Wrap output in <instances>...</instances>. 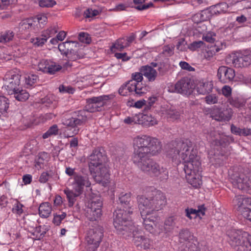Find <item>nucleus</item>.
Returning <instances> with one entry per match:
<instances>
[{"label": "nucleus", "mask_w": 251, "mask_h": 251, "mask_svg": "<svg viewBox=\"0 0 251 251\" xmlns=\"http://www.w3.org/2000/svg\"><path fill=\"white\" fill-rule=\"evenodd\" d=\"M220 50V49L216 46H211L208 50L204 53V57L210 60L216 53Z\"/></svg>", "instance_id": "nucleus-40"}, {"label": "nucleus", "mask_w": 251, "mask_h": 251, "mask_svg": "<svg viewBox=\"0 0 251 251\" xmlns=\"http://www.w3.org/2000/svg\"><path fill=\"white\" fill-rule=\"evenodd\" d=\"M127 47H128V44L126 43V39L122 38L117 40L112 46L111 50L114 51H115L116 50L121 51Z\"/></svg>", "instance_id": "nucleus-32"}, {"label": "nucleus", "mask_w": 251, "mask_h": 251, "mask_svg": "<svg viewBox=\"0 0 251 251\" xmlns=\"http://www.w3.org/2000/svg\"><path fill=\"white\" fill-rule=\"evenodd\" d=\"M179 65L181 68L183 70H185L189 72H192L195 71L194 68L191 66L187 62L185 61H180Z\"/></svg>", "instance_id": "nucleus-54"}, {"label": "nucleus", "mask_w": 251, "mask_h": 251, "mask_svg": "<svg viewBox=\"0 0 251 251\" xmlns=\"http://www.w3.org/2000/svg\"><path fill=\"white\" fill-rule=\"evenodd\" d=\"M105 156L104 154L103 150L101 148H97L93 151L92 153L89 156L90 162L89 166L90 169L91 167H98L102 164L105 161Z\"/></svg>", "instance_id": "nucleus-20"}, {"label": "nucleus", "mask_w": 251, "mask_h": 251, "mask_svg": "<svg viewBox=\"0 0 251 251\" xmlns=\"http://www.w3.org/2000/svg\"><path fill=\"white\" fill-rule=\"evenodd\" d=\"M222 92L223 95L227 98H231V95L232 92L231 88L228 85H225L222 89Z\"/></svg>", "instance_id": "nucleus-51"}, {"label": "nucleus", "mask_w": 251, "mask_h": 251, "mask_svg": "<svg viewBox=\"0 0 251 251\" xmlns=\"http://www.w3.org/2000/svg\"><path fill=\"white\" fill-rule=\"evenodd\" d=\"M38 70L45 73L53 75L62 69V66L50 60L43 59L38 64Z\"/></svg>", "instance_id": "nucleus-16"}, {"label": "nucleus", "mask_w": 251, "mask_h": 251, "mask_svg": "<svg viewBox=\"0 0 251 251\" xmlns=\"http://www.w3.org/2000/svg\"><path fill=\"white\" fill-rule=\"evenodd\" d=\"M214 36H215L214 34H212L211 33H208L206 34L205 35L203 36V39L209 43H213L215 41V38Z\"/></svg>", "instance_id": "nucleus-63"}, {"label": "nucleus", "mask_w": 251, "mask_h": 251, "mask_svg": "<svg viewBox=\"0 0 251 251\" xmlns=\"http://www.w3.org/2000/svg\"><path fill=\"white\" fill-rule=\"evenodd\" d=\"M228 101L230 105L237 108L243 107L245 104L244 100L238 97L229 98L228 99Z\"/></svg>", "instance_id": "nucleus-31"}, {"label": "nucleus", "mask_w": 251, "mask_h": 251, "mask_svg": "<svg viewBox=\"0 0 251 251\" xmlns=\"http://www.w3.org/2000/svg\"><path fill=\"white\" fill-rule=\"evenodd\" d=\"M178 218L176 216L167 218L164 222V230L166 233L171 232L176 226Z\"/></svg>", "instance_id": "nucleus-27"}, {"label": "nucleus", "mask_w": 251, "mask_h": 251, "mask_svg": "<svg viewBox=\"0 0 251 251\" xmlns=\"http://www.w3.org/2000/svg\"><path fill=\"white\" fill-rule=\"evenodd\" d=\"M57 32V29L55 26H50L47 30L43 31L42 36L46 37L47 39L53 36L55 33Z\"/></svg>", "instance_id": "nucleus-42"}, {"label": "nucleus", "mask_w": 251, "mask_h": 251, "mask_svg": "<svg viewBox=\"0 0 251 251\" xmlns=\"http://www.w3.org/2000/svg\"><path fill=\"white\" fill-rule=\"evenodd\" d=\"M8 107V100L4 96H0V113L6 112Z\"/></svg>", "instance_id": "nucleus-41"}, {"label": "nucleus", "mask_w": 251, "mask_h": 251, "mask_svg": "<svg viewBox=\"0 0 251 251\" xmlns=\"http://www.w3.org/2000/svg\"><path fill=\"white\" fill-rule=\"evenodd\" d=\"M119 200L122 204L127 205L130 201V194L122 193L119 198Z\"/></svg>", "instance_id": "nucleus-45"}, {"label": "nucleus", "mask_w": 251, "mask_h": 251, "mask_svg": "<svg viewBox=\"0 0 251 251\" xmlns=\"http://www.w3.org/2000/svg\"><path fill=\"white\" fill-rule=\"evenodd\" d=\"M192 236L191 232L188 229L181 230L179 234V242L186 247L188 246V249H184V251H200L195 244L191 242Z\"/></svg>", "instance_id": "nucleus-17"}, {"label": "nucleus", "mask_w": 251, "mask_h": 251, "mask_svg": "<svg viewBox=\"0 0 251 251\" xmlns=\"http://www.w3.org/2000/svg\"><path fill=\"white\" fill-rule=\"evenodd\" d=\"M110 98V95H102L87 99L85 108L82 110H85L88 116L89 112L100 111L102 107L106 104Z\"/></svg>", "instance_id": "nucleus-12"}, {"label": "nucleus", "mask_w": 251, "mask_h": 251, "mask_svg": "<svg viewBox=\"0 0 251 251\" xmlns=\"http://www.w3.org/2000/svg\"><path fill=\"white\" fill-rule=\"evenodd\" d=\"M210 117L218 121H228L231 118L232 112L231 109L222 110L216 107L211 110Z\"/></svg>", "instance_id": "nucleus-19"}, {"label": "nucleus", "mask_w": 251, "mask_h": 251, "mask_svg": "<svg viewBox=\"0 0 251 251\" xmlns=\"http://www.w3.org/2000/svg\"><path fill=\"white\" fill-rule=\"evenodd\" d=\"M193 85L190 78L183 77L177 81L174 86L173 92L183 95H190L193 91Z\"/></svg>", "instance_id": "nucleus-15"}, {"label": "nucleus", "mask_w": 251, "mask_h": 251, "mask_svg": "<svg viewBox=\"0 0 251 251\" xmlns=\"http://www.w3.org/2000/svg\"><path fill=\"white\" fill-rule=\"evenodd\" d=\"M167 155L176 164L181 161L184 164L186 178L194 187H198L201 183L199 172L201 171L200 158L194 150L192 142L186 139L179 142H174L170 145Z\"/></svg>", "instance_id": "nucleus-2"}, {"label": "nucleus", "mask_w": 251, "mask_h": 251, "mask_svg": "<svg viewBox=\"0 0 251 251\" xmlns=\"http://www.w3.org/2000/svg\"><path fill=\"white\" fill-rule=\"evenodd\" d=\"M25 84L26 87L28 88L37 82L38 80V76L33 74H29L25 75Z\"/></svg>", "instance_id": "nucleus-35"}, {"label": "nucleus", "mask_w": 251, "mask_h": 251, "mask_svg": "<svg viewBox=\"0 0 251 251\" xmlns=\"http://www.w3.org/2000/svg\"><path fill=\"white\" fill-rule=\"evenodd\" d=\"M103 236V231L101 227L90 229L85 238L87 251H96L102 240Z\"/></svg>", "instance_id": "nucleus-10"}, {"label": "nucleus", "mask_w": 251, "mask_h": 251, "mask_svg": "<svg viewBox=\"0 0 251 251\" xmlns=\"http://www.w3.org/2000/svg\"><path fill=\"white\" fill-rule=\"evenodd\" d=\"M102 199L98 195L92 194L87 202L86 216L90 221H96L101 215Z\"/></svg>", "instance_id": "nucleus-8"}, {"label": "nucleus", "mask_w": 251, "mask_h": 251, "mask_svg": "<svg viewBox=\"0 0 251 251\" xmlns=\"http://www.w3.org/2000/svg\"><path fill=\"white\" fill-rule=\"evenodd\" d=\"M140 71L143 73V75L150 82L154 81L158 75L156 70L149 65L142 66L140 68Z\"/></svg>", "instance_id": "nucleus-24"}, {"label": "nucleus", "mask_w": 251, "mask_h": 251, "mask_svg": "<svg viewBox=\"0 0 251 251\" xmlns=\"http://www.w3.org/2000/svg\"><path fill=\"white\" fill-rule=\"evenodd\" d=\"M14 33L10 30L0 33V43L5 44L11 41L14 37Z\"/></svg>", "instance_id": "nucleus-34"}, {"label": "nucleus", "mask_w": 251, "mask_h": 251, "mask_svg": "<svg viewBox=\"0 0 251 251\" xmlns=\"http://www.w3.org/2000/svg\"><path fill=\"white\" fill-rule=\"evenodd\" d=\"M137 201L139 209H142L143 215L147 213L155 214V211L162 209L167 203L165 195L157 190H154L149 193L148 197L138 196Z\"/></svg>", "instance_id": "nucleus-4"}, {"label": "nucleus", "mask_w": 251, "mask_h": 251, "mask_svg": "<svg viewBox=\"0 0 251 251\" xmlns=\"http://www.w3.org/2000/svg\"><path fill=\"white\" fill-rule=\"evenodd\" d=\"M131 209V207H128V210L119 209L115 210L113 224L119 234L122 235L125 238L132 237L135 245L140 246L143 235L130 220L129 215L133 213Z\"/></svg>", "instance_id": "nucleus-3"}, {"label": "nucleus", "mask_w": 251, "mask_h": 251, "mask_svg": "<svg viewBox=\"0 0 251 251\" xmlns=\"http://www.w3.org/2000/svg\"><path fill=\"white\" fill-rule=\"evenodd\" d=\"M228 242L237 251H251V235L241 230L227 232Z\"/></svg>", "instance_id": "nucleus-6"}, {"label": "nucleus", "mask_w": 251, "mask_h": 251, "mask_svg": "<svg viewBox=\"0 0 251 251\" xmlns=\"http://www.w3.org/2000/svg\"><path fill=\"white\" fill-rule=\"evenodd\" d=\"M228 8V4L226 2L217 4L213 7V12L215 14H221L227 12Z\"/></svg>", "instance_id": "nucleus-36"}, {"label": "nucleus", "mask_w": 251, "mask_h": 251, "mask_svg": "<svg viewBox=\"0 0 251 251\" xmlns=\"http://www.w3.org/2000/svg\"><path fill=\"white\" fill-rule=\"evenodd\" d=\"M41 102L44 104L47 107H50L51 104L53 103V100L52 98L50 96H47L41 100Z\"/></svg>", "instance_id": "nucleus-61"}, {"label": "nucleus", "mask_w": 251, "mask_h": 251, "mask_svg": "<svg viewBox=\"0 0 251 251\" xmlns=\"http://www.w3.org/2000/svg\"><path fill=\"white\" fill-rule=\"evenodd\" d=\"M99 14L98 10L88 8L84 12V16L86 18H92L98 15Z\"/></svg>", "instance_id": "nucleus-47"}, {"label": "nucleus", "mask_w": 251, "mask_h": 251, "mask_svg": "<svg viewBox=\"0 0 251 251\" xmlns=\"http://www.w3.org/2000/svg\"><path fill=\"white\" fill-rule=\"evenodd\" d=\"M88 115L85 110H78L73 113L72 116L69 119H62V124L67 126L64 131L65 137H73L78 133L79 126L83 125L86 122Z\"/></svg>", "instance_id": "nucleus-5"}, {"label": "nucleus", "mask_w": 251, "mask_h": 251, "mask_svg": "<svg viewBox=\"0 0 251 251\" xmlns=\"http://www.w3.org/2000/svg\"><path fill=\"white\" fill-rule=\"evenodd\" d=\"M142 72H135L131 75V79L121 86L119 93L126 96L128 92H134L136 96L140 97L147 93L148 88L141 83L143 79Z\"/></svg>", "instance_id": "nucleus-7"}, {"label": "nucleus", "mask_w": 251, "mask_h": 251, "mask_svg": "<svg viewBox=\"0 0 251 251\" xmlns=\"http://www.w3.org/2000/svg\"><path fill=\"white\" fill-rule=\"evenodd\" d=\"M231 179L234 187L251 194V173H235L231 175Z\"/></svg>", "instance_id": "nucleus-11"}, {"label": "nucleus", "mask_w": 251, "mask_h": 251, "mask_svg": "<svg viewBox=\"0 0 251 251\" xmlns=\"http://www.w3.org/2000/svg\"><path fill=\"white\" fill-rule=\"evenodd\" d=\"M163 114L167 119L171 120H176L179 118L180 112L175 108L173 106H167L166 108L162 110Z\"/></svg>", "instance_id": "nucleus-26"}, {"label": "nucleus", "mask_w": 251, "mask_h": 251, "mask_svg": "<svg viewBox=\"0 0 251 251\" xmlns=\"http://www.w3.org/2000/svg\"><path fill=\"white\" fill-rule=\"evenodd\" d=\"M133 146L132 159L140 169L161 180L168 178L166 168L150 159L151 156L155 155L161 151V145L158 139L146 135H138L133 138Z\"/></svg>", "instance_id": "nucleus-1"}, {"label": "nucleus", "mask_w": 251, "mask_h": 251, "mask_svg": "<svg viewBox=\"0 0 251 251\" xmlns=\"http://www.w3.org/2000/svg\"><path fill=\"white\" fill-rule=\"evenodd\" d=\"M205 208L203 204L199 205L198 209L193 208H187L185 209L186 216L190 219L196 218L197 217H201L205 214Z\"/></svg>", "instance_id": "nucleus-25"}, {"label": "nucleus", "mask_w": 251, "mask_h": 251, "mask_svg": "<svg viewBox=\"0 0 251 251\" xmlns=\"http://www.w3.org/2000/svg\"><path fill=\"white\" fill-rule=\"evenodd\" d=\"M233 202L239 214L251 222V198L239 195L235 197Z\"/></svg>", "instance_id": "nucleus-9"}, {"label": "nucleus", "mask_w": 251, "mask_h": 251, "mask_svg": "<svg viewBox=\"0 0 251 251\" xmlns=\"http://www.w3.org/2000/svg\"><path fill=\"white\" fill-rule=\"evenodd\" d=\"M95 181L101 184L103 186L106 185L109 181V174L108 169L105 166L99 168V171L94 177Z\"/></svg>", "instance_id": "nucleus-23"}, {"label": "nucleus", "mask_w": 251, "mask_h": 251, "mask_svg": "<svg viewBox=\"0 0 251 251\" xmlns=\"http://www.w3.org/2000/svg\"><path fill=\"white\" fill-rule=\"evenodd\" d=\"M60 92L62 93L73 94L75 90L71 87L65 86L63 85H60L59 87Z\"/></svg>", "instance_id": "nucleus-53"}, {"label": "nucleus", "mask_w": 251, "mask_h": 251, "mask_svg": "<svg viewBox=\"0 0 251 251\" xmlns=\"http://www.w3.org/2000/svg\"><path fill=\"white\" fill-rule=\"evenodd\" d=\"M64 192L66 195L69 207L73 206L76 201V198L82 193V192L75 191L73 189L70 190L69 188L64 189Z\"/></svg>", "instance_id": "nucleus-28"}, {"label": "nucleus", "mask_w": 251, "mask_h": 251, "mask_svg": "<svg viewBox=\"0 0 251 251\" xmlns=\"http://www.w3.org/2000/svg\"><path fill=\"white\" fill-rule=\"evenodd\" d=\"M77 43L73 41H66L58 45V50L62 54L65 55L71 60L75 61L83 57L80 51H75Z\"/></svg>", "instance_id": "nucleus-13"}, {"label": "nucleus", "mask_w": 251, "mask_h": 251, "mask_svg": "<svg viewBox=\"0 0 251 251\" xmlns=\"http://www.w3.org/2000/svg\"><path fill=\"white\" fill-rule=\"evenodd\" d=\"M244 67H247L251 64V54L244 55L241 54Z\"/></svg>", "instance_id": "nucleus-59"}, {"label": "nucleus", "mask_w": 251, "mask_h": 251, "mask_svg": "<svg viewBox=\"0 0 251 251\" xmlns=\"http://www.w3.org/2000/svg\"><path fill=\"white\" fill-rule=\"evenodd\" d=\"M157 70L159 75H164L167 71L166 65L164 62H159V65L157 67Z\"/></svg>", "instance_id": "nucleus-55"}, {"label": "nucleus", "mask_w": 251, "mask_h": 251, "mask_svg": "<svg viewBox=\"0 0 251 251\" xmlns=\"http://www.w3.org/2000/svg\"><path fill=\"white\" fill-rule=\"evenodd\" d=\"M47 39L42 36V33L40 36L31 39V42L36 47H42L47 42Z\"/></svg>", "instance_id": "nucleus-39"}, {"label": "nucleus", "mask_w": 251, "mask_h": 251, "mask_svg": "<svg viewBox=\"0 0 251 251\" xmlns=\"http://www.w3.org/2000/svg\"><path fill=\"white\" fill-rule=\"evenodd\" d=\"M23 206L24 205L22 203L19 201H17L12 208V212L14 213L21 215L23 212Z\"/></svg>", "instance_id": "nucleus-49"}, {"label": "nucleus", "mask_w": 251, "mask_h": 251, "mask_svg": "<svg viewBox=\"0 0 251 251\" xmlns=\"http://www.w3.org/2000/svg\"><path fill=\"white\" fill-rule=\"evenodd\" d=\"M157 98L156 97H150L148 98V100L146 101V104L145 109H149L153 105V104L157 100Z\"/></svg>", "instance_id": "nucleus-56"}, {"label": "nucleus", "mask_w": 251, "mask_h": 251, "mask_svg": "<svg viewBox=\"0 0 251 251\" xmlns=\"http://www.w3.org/2000/svg\"><path fill=\"white\" fill-rule=\"evenodd\" d=\"M231 61L233 65L237 68L245 67L241 54L239 55H233L229 58Z\"/></svg>", "instance_id": "nucleus-37"}, {"label": "nucleus", "mask_w": 251, "mask_h": 251, "mask_svg": "<svg viewBox=\"0 0 251 251\" xmlns=\"http://www.w3.org/2000/svg\"><path fill=\"white\" fill-rule=\"evenodd\" d=\"M126 7V6L125 4L120 3L117 5L114 8L111 9L110 10L114 12H119L125 10Z\"/></svg>", "instance_id": "nucleus-62"}, {"label": "nucleus", "mask_w": 251, "mask_h": 251, "mask_svg": "<svg viewBox=\"0 0 251 251\" xmlns=\"http://www.w3.org/2000/svg\"><path fill=\"white\" fill-rule=\"evenodd\" d=\"M50 177V175L48 172H43L41 174L40 178L39 181L41 183H45L48 181L49 178Z\"/></svg>", "instance_id": "nucleus-60"}, {"label": "nucleus", "mask_w": 251, "mask_h": 251, "mask_svg": "<svg viewBox=\"0 0 251 251\" xmlns=\"http://www.w3.org/2000/svg\"><path fill=\"white\" fill-rule=\"evenodd\" d=\"M203 44V42L201 41H195L190 45L189 48L191 50H194L201 47Z\"/></svg>", "instance_id": "nucleus-57"}, {"label": "nucleus", "mask_w": 251, "mask_h": 251, "mask_svg": "<svg viewBox=\"0 0 251 251\" xmlns=\"http://www.w3.org/2000/svg\"><path fill=\"white\" fill-rule=\"evenodd\" d=\"M162 53L165 56H171L174 54V48L169 45L165 46L163 48Z\"/></svg>", "instance_id": "nucleus-50"}, {"label": "nucleus", "mask_w": 251, "mask_h": 251, "mask_svg": "<svg viewBox=\"0 0 251 251\" xmlns=\"http://www.w3.org/2000/svg\"><path fill=\"white\" fill-rule=\"evenodd\" d=\"M205 100L207 104H213L217 103L218 99L215 94H210L205 97Z\"/></svg>", "instance_id": "nucleus-48"}, {"label": "nucleus", "mask_w": 251, "mask_h": 251, "mask_svg": "<svg viewBox=\"0 0 251 251\" xmlns=\"http://www.w3.org/2000/svg\"><path fill=\"white\" fill-rule=\"evenodd\" d=\"M142 118L144 122L147 123L149 126H154L157 124V121L151 115L145 114Z\"/></svg>", "instance_id": "nucleus-44"}, {"label": "nucleus", "mask_w": 251, "mask_h": 251, "mask_svg": "<svg viewBox=\"0 0 251 251\" xmlns=\"http://www.w3.org/2000/svg\"><path fill=\"white\" fill-rule=\"evenodd\" d=\"M217 75L221 82L228 83L233 80L235 76V73L233 69L222 66L218 69Z\"/></svg>", "instance_id": "nucleus-18"}, {"label": "nucleus", "mask_w": 251, "mask_h": 251, "mask_svg": "<svg viewBox=\"0 0 251 251\" xmlns=\"http://www.w3.org/2000/svg\"><path fill=\"white\" fill-rule=\"evenodd\" d=\"M21 76L15 73H7L4 76V87L9 95H13L20 88Z\"/></svg>", "instance_id": "nucleus-14"}, {"label": "nucleus", "mask_w": 251, "mask_h": 251, "mask_svg": "<svg viewBox=\"0 0 251 251\" xmlns=\"http://www.w3.org/2000/svg\"><path fill=\"white\" fill-rule=\"evenodd\" d=\"M150 245V240L147 237L143 236V240L141 242L140 246L143 247L144 249L149 248Z\"/></svg>", "instance_id": "nucleus-64"}, {"label": "nucleus", "mask_w": 251, "mask_h": 251, "mask_svg": "<svg viewBox=\"0 0 251 251\" xmlns=\"http://www.w3.org/2000/svg\"><path fill=\"white\" fill-rule=\"evenodd\" d=\"M79 39L81 42L87 43H89L90 40L89 35L84 32H80L79 33Z\"/></svg>", "instance_id": "nucleus-58"}, {"label": "nucleus", "mask_w": 251, "mask_h": 251, "mask_svg": "<svg viewBox=\"0 0 251 251\" xmlns=\"http://www.w3.org/2000/svg\"><path fill=\"white\" fill-rule=\"evenodd\" d=\"M90 186L91 182L87 176L79 174L75 175L72 183L73 189L75 191L82 193L84 186L89 187Z\"/></svg>", "instance_id": "nucleus-21"}, {"label": "nucleus", "mask_w": 251, "mask_h": 251, "mask_svg": "<svg viewBox=\"0 0 251 251\" xmlns=\"http://www.w3.org/2000/svg\"><path fill=\"white\" fill-rule=\"evenodd\" d=\"M212 87L208 82H200L197 86V92L200 94L204 95L211 91Z\"/></svg>", "instance_id": "nucleus-33"}, {"label": "nucleus", "mask_w": 251, "mask_h": 251, "mask_svg": "<svg viewBox=\"0 0 251 251\" xmlns=\"http://www.w3.org/2000/svg\"><path fill=\"white\" fill-rule=\"evenodd\" d=\"M65 212H61L60 214H54L53 215V219L52 223L56 226H59L61 224L62 221L66 217Z\"/></svg>", "instance_id": "nucleus-43"}, {"label": "nucleus", "mask_w": 251, "mask_h": 251, "mask_svg": "<svg viewBox=\"0 0 251 251\" xmlns=\"http://www.w3.org/2000/svg\"><path fill=\"white\" fill-rule=\"evenodd\" d=\"M14 95V97L18 101H24L27 100L29 97V93L25 90H20V89H18V91L15 92L13 94Z\"/></svg>", "instance_id": "nucleus-30"}, {"label": "nucleus", "mask_w": 251, "mask_h": 251, "mask_svg": "<svg viewBox=\"0 0 251 251\" xmlns=\"http://www.w3.org/2000/svg\"><path fill=\"white\" fill-rule=\"evenodd\" d=\"M140 210L141 217L143 220V225L145 229L150 233H152V232L154 231L155 222L157 220V218L155 216V214L147 213V214L143 215L142 209Z\"/></svg>", "instance_id": "nucleus-22"}, {"label": "nucleus", "mask_w": 251, "mask_h": 251, "mask_svg": "<svg viewBox=\"0 0 251 251\" xmlns=\"http://www.w3.org/2000/svg\"><path fill=\"white\" fill-rule=\"evenodd\" d=\"M164 231V227L156 221L155 222V226H154V231L152 232V234H159L160 233Z\"/></svg>", "instance_id": "nucleus-52"}, {"label": "nucleus", "mask_w": 251, "mask_h": 251, "mask_svg": "<svg viewBox=\"0 0 251 251\" xmlns=\"http://www.w3.org/2000/svg\"><path fill=\"white\" fill-rule=\"evenodd\" d=\"M52 209L49 202H44L40 204L39 207V214L42 218H46L50 215Z\"/></svg>", "instance_id": "nucleus-29"}, {"label": "nucleus", "mask_w": 251, "mask_h": 251, "mask_svg": "<svg viewBox=\"0 0 251 251\" xmlns=\"http://www.w3.org/2000/svg\"><path fill=\"white\" fill-rule=\"evenodd\" d=\"M58 128L56 125H53L50 126L49 129L43 134L42 137L44 139H47L52 135H56L58 134Z\"/></svg>", "instance_id": "nucleus-38"}, {"label": "nucleus", "mask_w": 251, "mask_h": 251, "mask_svg": "<svg viewBox=\"0 0 251 251\" xmlns=\"http://www.w3.org/2000/svg\"><path fill=\"white\" fill-rule=\"evenodd\" d=\"M56 3L54 0H41L39 2V6L42 7H51Z\"/></svg>", "instance_id": "nucleus-46"}]
</instances>
